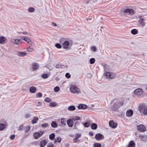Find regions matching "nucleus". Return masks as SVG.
Masks as SVG:
<instances>
[{"label": "nucleus", "mask_w": 147, "mask_h": 147, "mask_svg": "<svg viewBox=\"0 0 147 147\" xmlns=\"http://www.w3.org/2000/svg\"><path fill=\"white\" fill-rule=\"evenodd\" d=\"M134 11L133 9L127 8L124 10L123 12L125 13H129L130 15H133L134 13Z\"/></svg>", "instance_id": "11"}, {"label": "nucleus", "mask_w": 147, "mask_h": 147, "mask_svg": "<svg viewBox=\"0 0 147 147\" xmlns=\"http://www.w3.org/2000/svg\"><path fill=\"white\" fill-rule=\"evenodd\" d=\"M105 76L108 78L110 79L114 78L115 76L114 74L109 72H107L105 73Z\"/></svg>", "instance_id": "9"}, {"label": "nucleus", "mask_w": 147, "mask_h": 147, "mask_svg": "<svg viewBox=\"0 0 147 147\" xmlns=\"http://www.w3.org/2000/svg\"><path fill=\"white\" fill-rule=\"evenodd\" d=\"M6 125L5 124L0 123V131H2L6 127Z\"/></svg>", "instance_id": "26"}, {"label": "nucleus", "mask_w": 147, "mask_h": 147, "mask_svg": "<svg viewBox=\"0 0 147 147\" xmlns=\"http://www.w3.org/2000/svg\"><path fill=\"white\" fill-rule=\"evenodd\" d=\"M45 101L47 102H49L51 101V99L49 97H47L45 100Z\"/></svg>", "instance_id": "39"}, {"label": "nucleus", "mask_w": 147, "mask_h": 147, "mask_svg": "<svg viewBox=\"0 0 147 147\" xmlns=\"http://www.w3.org/2000/svg\"><path fill=\"white\" fill-rule=\"evenodd\" d=\"M138 32V30L135 29H133L131 31V33L133 34H137Z\"/></svg>", "instance_id": "30"}, {"label": "nucleus", "mask_w": 147, "mask_h": 147, "mask_svg": "<svg viewBox=\"0 0 147 147\" xmlns=\"http://www.w3.org/2000/svg\"><path fill=\"white\" fill-rule=\"evenodd\" d=\"M82 124L84 125L85 127H88L90 126V124L89 123L86 122L84 123H82Z\"/></svg>", "instance_id": "35"}, {"label": "nucleus", "mask_w": 147, "mask_h": 147, "mask_svg": "<svg viewBox=\"0 0 147 147\" xmlns=\"http://www.w3.org/2000/svg\"><path fill=\"white\" fill-rule=\"evenodd\" d=\"M19 33H22L23 34H24V35H26L28 33L27 32H20Z\"/></svg>", "instance_id": "58"}, {"label": "nucleus", "mask_w": 147, "mask_h": 147, "mask_svg": "<svg viewBox=\"0 0 147 147\" xmlns=\"http://www.w3.org/2000/svg\"><path fill=\"white\" fill-rule=\"evenodd\" d=\"M23 126L22 125H20L19 127V130L20 131L23 130Z\"/></svg>", "instance_id": "50"}, {"label": "nucleus", "mask_w": 147, "mask_h": 147, "mask_svg": "<svg viewBox=\"0 0 147 147\" xmlns=\"http://www.w3.org/2000/svg\"><path fill=\"white\" fill-rule=\"evenodd\" d=\"M61 140V138L59 137H56L54 141L55 142H60Z\"/></svg>", "instance_id": "29"}, {"label": "nucleus", "mask_w": 147, "mask_h": 147, "mask_svg": "<svg viewBox=\"0 0 147 147\" xmlns=\"http://www.w3.org/2000/svg\"><path fill=\"white\" fill-rule=\"evenodd\" d=\"M42 96V94L40 92L38 93L36 95V96L38 97H41Z\"/></svg>", "instance_id": "54"}, {"label": "nucleus", "mask_w": 147, "mask_h": 147, "mask_svg": "<svg viewBox=\"0 0 147 147\" xmlns=\"http://www.w3.org/2000/svg\"><path fill=\"white\" fill-rule=\"evenodd\" d=\"M42 105V102H39L37 103L36 105L37 107H40Z\"/></svg>", "instance_id": "51"}, {"label": "nucleus", "mask_w": 147, "mask_h": 147, "mask_svg": "<svg viewBox=\"0 0 147 147\" xmlns=\"http://www.w3.org/2000/svg\"><path fill=\"white\" fill-rule=\"evenodd\" d=\"M138 18H139L138 23L139 26L142 27H144L146 24L144 19L140 16H138Z\"/></svg>", "instance_id": "3"}, {"label": "nucleus", "mask_w": 147, "mask_h": 147, "mask_svg": "<svg viewBox=\"0 0 147 147\" xmlns=\"http://www.w3.org/2000/svg\"><path fill=\"white\" fill-rule=\"evenodd\" d=\"M65 40V39L64 38H61L59 40V42L61 44H63V43L64 42Z\"/></svg>", "instance_id": "49"}, {"label": "nucleus", "mask_w": 147, "mask_h": 147, "mask_svg": "<svg viewBox=\"0 0 147 147\" xmlns=\"http://www.w3.org/2000/svg\"><path fill=\"white\" fill-rule=\"evenodd\" d=\"M70 90L74 93L79 94L80 93L78 87L75 85H71L70 88Z\"/></svg>", "instance_id": "4"}, {"label": "nucleus", "mask_w": 147, "mask_h": 147, "mask_svg": "<svg viewBox=\"0 0 147 147\" xmlns=\"http://www.w3.org/2000/svg\"><path fill=\"white\" fill-rule=\"evenodd\" d=\"M91 128L93 129H96L97 127V124L95 123H92L91 126Z\"/></svg>", "instance_id": "27"}, {"label": "nucleus", "mask_w": 147, "mask_h": 147, "mask_svg": "<svg viewBox=\"0 0 147 147\" xmlns=\"http://www.w3.org/2000/svg\"><path fill=\"white\" fill-rule=\"evenodd\" d=\"M52 24L53 26H57V24L54 22H52Z\"/></svg>", "instance_id": "59"}, {"label": "nucleus", "mask_w": 147, "mask_h": 147, "mask_svg": "<svg viewBox=\"0 0 147 147\" xmlns=\"http://www.w3.org/2000/svg\"><path fill=\"white\" fill-rule=\"evenodd\" d=\"M31 116V115L29 114H27L25 115V117L27 119L29 118Z\"/></svg>", "instance_id": "52"}, {"label": "nucleus", "mask_w": 147, "mask_h": 147, "mask_svg": "<svg viewBox=\"0 0 147 147\" xmlns=\"http://www.w3.org/2000/svg\"><path fill=\"white\" fill-rule=\"evenodd\" d=\"M65 76L67 78H69L71 76L69 73H67L65 74Z\"/></svg>", "instance_id": "53"}, {"label": "nucleus", "mask_w": 147, "mask_h": 147, "mask_svg": "<svg viewBox=\"0 0 147 147\" xmlns=\"http://www.w3.org/2000/svg\"><path fill=\"white\" fill-rule=\"evenodd\" d=\"M26 54V53L24 52H22L18 51L17 52V55L20 57H23Z\"/></svg>", "instance_id": "22"}, {"label": "nucleus", "mask_w": 147, "mask_h": 147, "mask_svg": "<svg viewBox=\"0 0 147 147\" xmlns=\"http://www.w3.org/2000/svg\"><path fill=\"white\" fill-rule=\"evenodd\" d=\"M138 109L140 112H143L144 115H147V105L144 103L140 104L139 106Z\"/></svg>", "instance_id": "1"}, {"label": "nucleus", "mask_w": 147, "mask_h": 147, "mask_svg": "<svg viewBox=\"0 0 147 147\" xmlns=\"http://www.w3.org/2000/svg\"><path fill=\"white\" fill-rule=\"evenodd\" d=\"M89 134L90 136H92L93 135V133L92 131L89 132Z\"/></svg>", "instance_id": "57"}, {"label": "nucleus", "mask_w": 147, "mask_h": 147, "mask_svg": "<svg viewBox=\"0 0 147 147\" xmlns=\"http://www.w3.org/2000/svg\"><path fill=\"white\" fill-rule=\"evenodd\" d=\"M39 67V65L38 63H34L32 64V68L34 71L37 70Z\"/></svg>", "instance_id": "17"}, {"label": "nucleus", "mask_w": 147, "mask_h": 147, "mask_svg": "<svg viewBox=\"0 0 147 147\" xmlns=\"http://www.w3.org/2000/svg\"><path fill=\"white\" fill-rule=\"evenodd\" d=\"M51 125L53 128L57 127L58 126L57 123L54 121H53L52 122Z\"/></svg>", "instance_id": "28"}, {"label": "nucleus", "mask_w": 147, "mask_h": 147, "mask_svg": "<svg viewBox=\"0 0 147 147\" xmlns=\"http://www.w3.org/2000/svg\"><path fill=\"white\" fill-rule=\"evenodd\" d=\"M69 45V42L68 41L65 40L63 43V47L64 49H69L68 47Z\"/></svg>", "instance_id": "10"}, {"label": "nucleus", "mask_w": 147, "mask_h": 147, "mask_svg": "<svg viewBox=\"0 0 147 147\" xmlns=\"http://www.w3.org/2000/svg\"><path fill=\"white\" fill-rule=\"evenodd\" d=\"M138 130L141 132H144L146 131L145 126L143 124H140L137 126Z\"/></svg>", "instance_id": "7"}, {"label": "nucleus", "mask_w": 147, "mask_h": 147, "mask_svg": "<svg viewBox=\"0 0 147 147\" xmlns=\"http://www.w3.org/2000/svg\"><path fill=\"white\" fill-rule=\"evenodd\" d=\"M60 88L58 86H56L54 88V91L55 92H57L59 91Z\"/></svg>", "instance_id": "42"}, {"label": "nucleus", "mask_w": 147, "mask_h": 147, "mask_svg": "<svg viewBox=\"0 0 147 147\" xmlns=\"http://www.w3.org/2000/svg\"><path fill=\"white\" fill-rule=\"evenodd\" d=\"M38 120V118L37 117H34L32 121V124H34L36 123Z\"/></svg>", "instance_id": "24"}, {"label": "nucleus", "mask_w": 147, "mask_h": 147, "mask_svg": "<svg viewBox=\"0 0 147 147\" xmlns=\"http://www.w3.org/2000/svg\"><path fill=\"white\" fill-rule=\"evenodd\" d=\"M55 136V134L54 133H53L49 136V138L51 140H53L54 139Z\"/></svg>", "instance_id": "31"}, {"label": "nucleus", "mask_w": 147, "mask_h": 147, "mask_svg": "<svg viewBox=\"0 0 147 147\" xmlns=\"http://www.w3.org/2000/svg\"><path fill=\"white\" fill-rule=\"evenodd\" d=\"M123 101L116 102L114 103L111 109L114 111L117 110L120 106L123 105Z\"/></svg>", "instance_id": "2"}, {"label": "nucleus", "mask_w": 147, "mask_h": 147, "mask_svg": "<svg viewBox=\"0 0 147 147\" xmlns=\"http://www.w3.org/2000/svg\"><path fill=\"white\" fill-rule=\"evenodd\" d=\"M91 49L93 51L95 52L96 51V49L95 46H93L91 47Z\"/></svg>", "instance_id": "47"}, {"label": "nucleus", "mask_w": 147, "mask_h": 147, "mask_svg": "<svg viewBox=\"0 0 147 147\" xmlns=\"http://www.w3.org/2000/svg\"><path fill=\"white\" fill-rule=\"evenodd\" d=\"M60 67H60V65H56V67L57 68H59Z\"/></svg>", "instance_id": "60"}, {"label": "nucleus", "mask_w": 147, "mask_h": 147, "mask_svg": "<svg viewBox=\"0 0 147 147\" xmlns=\"http://www.w3.org/2000/svg\"><path fill=\"white\" fill-rule=\"evenodd\" d=\"M15 136L14 135H13L10 136V138L11 140H13L15 138Z\"/></svg>", "instance_id": "55"}, {"label": "nucleus", "mask_w": 147, "mask_h": 147, "mask_svg": "<svg viewBox=\"0 0 147 147\" xmlns=\"http://www.w3.org/2000/svg\"><path fill=\"white\" fill-rule=\"evenodd\" d=\"M27 37H25V36H22L21 37V38L22 39L24 40V41H26V39L27 38Z\"/></svg>", "instance_id": "56"}, {"label": "nucleus", "mask_w": 147, "mask_h": 147, "mask_svg": "<svg viewBox=\"0 0 147 147\" xmlns=\"http://www.w3.org/2000/svg\"><path fill=\"white\" fill-rule=\"evenodd\" d=\"M75 109V107L73 105L69 106L68 108V109L70 111H74Z\"/></svg>", "instance_id": "25"}, {"label": "nucleus", "mask_w": 147, "mask_h": 147, "mask_svg": "<svg viewBox=\"0 0 147 147\" xmlns=\"http://www.w3.org/2000/svg\"><path fill=\"white\" fill-rule=\"evenodd\" d=\"M57 105V103L54 102H51L50 103V106L52 107H55Z\"/></svg>", "instance_id": "37"}, {"label": "nucleus", "mask_w": 147, "mask_h": 147, "mask_svg": "<svg viewBox=\"0 0 147 147\" xmlns=\"http://www.w3.org/2000/svg\"><path fill=\"white\" fill-rule=\"evenodd\" d=\"M139 136L141 140L144 142L147 141V136L140 134Z\"/></svg>", "instance_id": "14"}, {"label": "nucleus", "mask_w": 147, "mask_h": 147, "mask_svg": "<svg viewBox=\"0 0 147 147\" xmlns=\"http://www.w3.org/2000/svg\"><path fill=\"white\" fill-rule=\"evenodd\" d=\"M36 90V88L33 86L31 87L30 89V91L32 93L35 92Z\"/></svg>", "instance_id": "23"}, {"label": "nucleus", "mask_w": 147, "mask_h": 147, "mask_svg": "<svg viewBox=\"0 0 147 147\" xmlns=\"http://www.w3.org/2000/svg\"><path fill=\"white\" fill-rule=\"evenodd\" d=\"M11 43L16 45H19L22 43V41L18 38H12L10 40Z\"/></svg>", "instance_id": "5"}, {"label": "nucleus", "mask_w": 147, "mask_h": 147, "mask_svg": "<svg viewBox=\"0 0 147 147\" xmlns=\"http://www.w3.org/2000/svg\"><path fill=\"white\" fill-rule=\"evenodd\" d=\"M67 123L69 127H71L73 126V122L72 119H68Z\"/></svg>", "instance_id": "19"}, {"label": "nucleus", "mask_w": 147, "mask_h": 147, "mask_svg": "<svg viewBox=\"0 0 147 147\" xmlns=\"http://www.w3.org/2000/svg\"><path fill=\"white\" fill-rule=\"evenodd\" d=\"M90 63L91 64H93L95 62V59L94 58H92L90 60Z\"/></svg>", "instance_id": "38"}, {"label": "nucleus", "mask_w": 147, "mask_h": 147, "mask_svg": "<svg viewBox=\"0 0 147 147\" xmlns=\"http://www.w3.org/2000/svg\"><path fill=\"white\" fill-rule=\"evenodd\" d=\"M95 138L97 140H99L104 138V136L101 134H97L95 136Z\"/></svg>", "instance_id": "13"}, {"label": "nucleus", "mask_w": 147, "mask_h": 147, "mask_svg": "<svg viewBox=\"0 0 147 147\" xmlns=\"http://www.w3.org/2000/svg\"><path fill=\"white\" fill-rule=\"evenodd\" d=\"M43 134L42 131H40L38 132H35L34 133L33 136L34 138L35 139H38Z\"/></svg>", "instance_id": "8"}, {"label": "nucleus", "mask_w": 147, "mask_h": 147, "mask_svg": "<svg viewBox=\"0 0 147 147\" xmlns=\"http://www.w3.org/2000/svg\"><path fill=\"white\" fill-rule=\"evenodd\" d=\"M135 144L133 141H130L129 144L127 146V147H135Z\"/></svg>", "instance_id": "21"}, {"label": "nucleus", "mask_w": 147, "mask_h": 147, "mask_svg": "<svg viewBox=\"0 0 147 147\" xmlns=\"http://www.w3.org/2000/svg\"><path fill=\"white\" fill-rule=\"evenodd\" d=\"M27 50L31 52L32 50V47L29 46L27 48Z\"/></svg>", "instance_id": "46"}, {"label": "nucleus", "mask_w": 147, "mask_h": 147, "mask_svg": "<svg viewBox=\"0 0 147 147\" xmlns=\"http://www.w3.org/2000/svg\"><path fill=\"white\" fill-rule=\"evenodd\" d=\"M133 114V112L131 109L127 111L126 112V115L128 117H131Z\"/></svg>", "instance_id": "18"}, {"label": "nucleus", "mask_w": 147, "mask_h": 147, "mask_svg": "<svg viewBox=\"0 0 147 147\" xmlns=\"http://www.w3.org/2000/svg\"><path fill=\"white\" fill-rule=\"evenodd\" d=\"M7 39L6 38L3 36H0V43L1 44H4L6 43V41L7 40Z\"/></svg>", "instance_id": "15"}, {"label": "nucleus", "mask_w": 147, "mask_h": 147, "mask_svg": "<svg viewBox=\"0 0 147 147\" xmlns=\"http://www.w3.org/2000/svg\"><path fill=\"white\" fill-rule=\"evenodd\" d=\"M134 93L135 95L138 97L142 96L143 94V91L140 88L135 90L134 91Z\"/></svg>", "instance_id": "6"}, {"label": "nucleus", "mask_w": 147, "mask_h": 147, "mask_svg": "<svg viewBox=\"0 0 147 147\" xmlns=\"http://www.w3.org/2000/svg\"><path fill=\"white\" fill-rule=\"evenodd\" d=\"M81 136V134H77L76 136V138L74 139V140L75 141V140H77L78 138L80 137Z\"/></svg>", "instance_id": "43"}, {"label": "nucleus", "mask_w": 147, "mask_h": 147, "mask_svg": "<svg viewBox=\"0 0 147 147\" xmlns=\"http://www.w3.org/2000/svg\"><path fill=\"white\" fill-rule=\"evenodd\" d=\"M80 118L79 116H76L74 117L71 119H72L73 121H75L76 120H79L80 119Z\"/></svg>", "instance_id": "33"}, {"label": "nucleus", "mask_w": 147, "mask_h": 147, "mask_svg": "<svg viewBox=\"0 0 147 147\" xmlns=\"http://www.w3.org/2000/svg\"><path fill=\"white\" fill-rule=\"evenodd\" d=\"M88 76L91 77L92 76V74H88Z\"/></svg>", "instance_id": "63"}, {"label": "nucleus", "mask_w": 147, "mask_h": 147, "mask_svg": "<svg viewBox=\"0 0 147 147\" xmlns=\"http://www.w3.org/2000/svg\"><path fill=\"white\" fill-rule=\"evenodd\" d=\"M26 41L30 44L31 43V41L28 38L26 39Z\"/></svg>", "instance_id": "48"}, {"label": "nucleus", "mask_w": 147, "mask_h": 147, "mask_svg": "<svg viewBox=\"0 0 147 147\" xmlns=\"http://www.w3.org/2000/svg\"><path fill=\"white\" fill-rule=\"evenodd\" d=\"M28 11L30 12H32L34 11V9L33 7H30L28 9Z\"/></svg>", "instance_id": "40"}, {"label": "nucleus", "mask_w": 147, "mask_h": 147, "mask_svg": "<svg viewBox=\"0 0 147 147\" xmlns=\"http://www.w3.org/2000/svg\"><path fill=\"white\" fill-rule=\"evenodd\" d=\"M55 46L57 48L60 49L61 48V46L60 44L59 43H57L55 45Z\"/></svg>", "instance_id": "44"}, {"label": "nucleus", "mask_w": 147, "mask_h": 147, "mask_svg": "<svg viewBox=\"0 0 147 147\" xmlns=\"http://www.w3.org/2000/svg\"><path fill=\"white\" fill-rule=\"evenodd\" d=\"M69 144H67L65 145V147H69Z\"/></svg>", "instance_id": "64"}, {"label": "nucleus", "mask_w": 147, "mask_h": 147, "mask_svg": "<svg viewBox=\"0 0 147 147\" xmlns=\"http://www.w3.org/2000/svg\"><path fill=\"white\" fill-rule=\"evenodd\" d=\"M46 141L45 140L41 141L40 143V146L41 147H44L47 144Z\"/></svg>", "instance_id": "20"}, {"label": "nucleus", "mask_w": 147, "mask_h": 147, "mask_svg": "<svg viewBox=\"0 0 147 147\" xmlns=\"http://www.w3.org/2000/svg\"><path fill=\"white\" fill-rule=\"evenodd\" d=\"M48 125V124L47 123H43L41 125V127L42 128H44L47 127Z\"/></svg>", "instance_id": "45"}, {"label": "nucleus", "mask_w": 147, "mask_h": 147, "mask_svg": "<svg viewBox=\"0 0 147 147\" xmlns=\"http://www.w3.org/2000/svg\"><path fill=\"white\" fill-rule=\"evenodd\" d=\"M55 80L57 81H58L59 80V77H57L55 78Z\"/></svg>", "instance_id": "62"}, {"label": "nucleus", "mask_w": 147, "mask_h": 147, "mask_svg": "<svg viewBox=\"0 0 147 147\" xmlns=\"http://www.w3.org/2000/svg\"><path fill=\"white\" fill-rule=\"evenodd\" d=\"M109 126L113 128H115L117 126V124L114 122L113 120L110 121L109 122Z\"/></svg>", "instance_id": "12"}, {"label": "nucleus", "mask_w": 147, "mask_h": 147, "mask_svg": "<svg viewBox=\"0 0 147 147\" xmlns=\"http://www.w3.org/2000/svg\"><path fill=\"white\" fill-rule=\"evenodd\" d=\"M77 123V122L75 124V125L74 126V129H77V127L76 125Z\"/></svg>", "instance_id": "61"}, {"label": "nucleus", "mask_w": 147, "mask_h": 147, "mask_svg": "<svg viewBox=\"0 0 147 147\" xmlns=\"http://www.w3.org/2000/svg\"><path fill=\"white\" fill-rule=\"evenodd\" d=\"M93 146L94 147H101V145L100 144L96 143L94 144Z\"/></svg>", "instance_id": "41"}, {"label": "nucleus", "mask_w": 147, "mask_h": 147, "mask_svg": "<svg viewBox=\"0 0 147 147\" xmlns=\"http://www.w3.org/2000/svg\"><path fill=\"white\" fill-rule=\"evenodd\" d=\"M50 74H43L42 75V77L44 79H46L50 75Z\"/></svg>", "instance_id": "32"}, {"label": "nucleus", "mask_w": 147, "mask_h": 147, "mask_svg": "<svg viewBox=\"0 0 147 147\" xmlns=\"http://www.w3.org/2000/svg\"><path fill=\"white\" fill-rule=\"evenodd\" d=\"M24 128L25 130V132H27L30 130V127L29 126H27L24 127Z\"/></svg>", "instance_id": "36"}, {"label": "nucleus", "mask_w": 147, "mask_h": 147, "mask_svg": "<svg viewBox=\"0 0 147 147\" xmlns=\"http://www.w3.org/2000/svg\"><path fill=\"white\" fill-rule=\"evenodd\" d=\"M78 107L79 109H87L88 107L86 105L83 104H80L78 106Z\"/></svg>", "instance_id": "16"}, {"label": "nucleus", "mask_w": 147, "mask_h": 147, "mask_svg": "<svg viewBox=\"0 0 147 147\" xmlns=\"http://www.w3.org/2000/svg\"><path fill=\"white\" fill-rule=\"evenodd\" d=\"M65 119L64 118H62L61 119V123L62 125L63 126H64L66 125V121H65Z\"/></svg>", "instance_id": "34"}]
</instances>
